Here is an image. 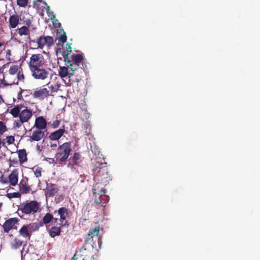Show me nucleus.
I'll return each mask as SVG.
<instances>
[{
  "instance_id": "obj_32",
  "label": "nucleus",
  "mask_w": 260,
  "mask_h": 260,
  "mask_svg": "<svg viewBox=\"0 0 260 260\" xmlns=\"http://www.w3.org/2000/svg\"><path fill=\"white\" fill-rule=\"evenodd\" d=\"M7 131L8 128L6 125V123L4 121H0V135H3Z\"/></svg>"
},
{
  "instance_id": "obj_38",
  "label": "nucleus",
  "mask_w": 260,
  "mask_h": 260,
  "mask_svg": "<svg viewBox=\"0 0 260 260\" xmlns=\"http://www.w3.org/2000/svg\"><path fill=\"white\" fill-rule=\"evenodd\" d=\"M14 136H8L6 137V142H7V145H9L10 144H12L14 143Z\"/></svg>"
},
{
  "instance_id": "obj_24",
  "label": "nucleus",
  "mask_w": 260,
  "mask_h": 260,
  "mask_svg": "<svg viewBox=\"0 0 260 260\" xmlns=\"http://www.w3.org/2000/svg\"><path fill=\"white\" fill-rule=\"evenodd\" d=\"M20 193L21 194H27L30 192L31 190V187L26 185L25 183H23V181H21L19 184Z\"/></svg>"
},
{
  "instance_id": "obj_51",
  "label": "nucleus",
  "mask_w": 260,
  "mask_h": 260,
  "mask_svg": "<svg viewBox=\"0 0 260 260\" xmlns=\"http://www.w3.org/2000/svg\"><path fill=\"white\" fill-rule=\"evenodd\" d=\"M50 18L51 19H53L55 18V16L54 15H52L51 16H50Z\"/></svg>"
},
{
  "instance_id": "obj_14",
  "label": "nucleus",
  "mask_w": 260,
  "mask_h": 260,
  "mask_svg": "<svg viewBox=\"0 0 260 260\" xmlns=\"http://www.w3.org/2000/svg\"><path fill=\"white\" fill-rule=\"evenodd\" d=\"M20 20V16L16 12L11 15L9 17V21H8V23H9V24H8L9 28H16L19 24Z\"/></svg>"
},
{
  "instance_id": "obj_42",
  "label": "nucleus",
  "mask_w": 260,
  "mask_h": 260,
  "mask_svg": "<svg viewBox=\"0 0 260 260\" xmlns=\"http://www.w3.org/2000/svg\"><path fill=\"white\" fill-rule=\"evenodd\" d=\"M0 182L3 184L8 183L9 180L8 178H6V177H5L4 175H2L0 177Z\"/></svg>"
},
{
  "instance_id": "obj_41",
  "label": "nucleus",
  "mask_w": 260,
  "mask_h": 260,
  "mask_svg": "<svg viewBox=\"0 0 260 260\" xmlns=\"http://www.w3.org/2000/svg\"><path fill=\"white\" fill-rule=\"evenodd\" d=\"M62 34L58 38L60 42L64 43L67 41V36L65 32L63 30H62Z\"/></svg>"
},
{
  "instance_id": "obj_20",
  "label": "nucleus",
  "mask_w": 260,
  "mask_h": 260,
  "mask_svg": "<svg viewBox=\"0 0 260 260\" xmlns=\"http://www.w3.org/2000/svg\"><path fill=\"white\" fill-rule=\"evenodd\" d=\"M47 85L51 92H56L58 91L60 87V83L58 81H50L47 83Z\"/></svg>"
},
{
  "instance_id": "obj_16",
  "label": "nucleus",
  "mask_w": 260,
  "mask_h": 260,
  "mask_svg": "<svg viewBox=\"0 0 260 260\" xmlns=\"http://www.w3.org/2000/svg\"><path fill=\"white\" fill-rule=\"evenodd\" d=\"M32 116V113L30 109L25 108L21 111L19 118L24 122H27Z\"/></svg>"
},
{
  "instance_id": "obj_60",
  "label": "nucleus",
  "mask_w": 260,
  "mask_h": 260,
  "mask_svg": "<svg viewBox=\"0 0 260 260\" xmlns=\"http://www.w3.org/2000/svg\"><path fill=\"white\" fill-rule=\"evenodd\" d=\"M106 197V198H109V197H107V196H106V197Z\"/></svg>"
},
{
  "instance_id": "obj_53",
  "label": "nucleus",
  "mask_w": 260,
  "mask_h": 260,
  "mask_svg": "<svg viewBox=\"0 0 260 260\" xmlns=\"http://www.w3.org/2000/svg\"><path fill=\"white\" fill-rule=\"evenodd\" d=\"M2 203H0V210H1V209L2 208Z\"/></svg>"
},
{
  "instance_id": "obj_44",
  "label": "nucleus",
  "mask_w": 260,
  "mask_h": 260,
  "mask_svg": "<svg viewBox=\"0 0 260 260\" xmlns=\"http://www.w3.org/2000/svg\"><path fill=\"white\" fill-rule=\"evenodd\" d=\"M7 144V142H6V138L2 140L0 139V148H1L3 146H6Z\"/></svg>"
},
{
  "instance_id": "obj_18",
  "label": "nucleus",
  "mask_w": 260,
  "mask_h": 260,
  "mask_svg": "<svg viewBox=\"0 0 260 260\" xmlns=\"http://www.w3.org/2000/svg\"><path fill=\"white\" fill-rule=\"evenodd\" d=\"M17 222V220L15 218H9L6 221L3 225L5 232L8 233Z\"/></svg>"
},
{
  "instance_id": "obj_13",
  "label": "nucleus",
  "mask_w": 260,
  "mask_h": 260,
  "mask_svg": "<svg viewBox=\"0 0 260 260\" xmlns=\"http://www.w3.org/2000/svg\"><path fill=\"white\" fill-rule=\"evenodd\" d=\"M58 190V188L56 184L53 183L47 184L45 189V196L47 198L53 197L57 193Z\"/></svg>"
},
{
  "instance_id": "obj_7",
  "label": "nucleus",
  "mask_w": 260,
  "mask_h": 260,
  "mask_svg": "<svg viewBox=\"0 0 260 260\" xmlns=\"http://www.w3.org/2000/svg\"><path fill=\"white\" fill-rule=\"evenodd\" d=\"M92 193L94 195H95L96 194H99L100 197L99 198H100L101 197H102L103 195H104L105 193H106V190L104 188H101V190L99 191V192H96V187L94 186L92 189ZM102 200L101 199H96L94 202L92 204V206H94L95 207H96L98 209L102 210L103 211H104L105 210H108V207L107 205H103L104 203H106V201H105L104 203L101 204Z\"/></svg>"
},
{
  "instance_id": "obj_4",
  "label": "nucleus",
  "mask_w": 260,
  "mask_h": 260,
  "mask_svg": "<svg viewBox=\"0 0 260 260\" xmlns=\"http://www.w3.org/2000/svg\"><path fill=\"white\" fill-rule=\"evenodd\" d=\"M30 32L29 27L23 25L15 30L13 37L19 43H27L30 40Z\"/></svg>"
},
{
  "instance_id": "obj_29",
  "label": "nucleus",
  "mask_w": 260,
  "mask_h": 260,
  "mask_svg": "<svg viewBox=\"0 0 260 260\" xmlns=\"http://www.w3.org/2000/svg\"><path fill=\"white\" fill-rule=\"evenodd\" d=\"M22 244L23 241L21 240L16 238L13 240L12 243V246L14 249H17L19 248Z\"/></svg>"
},
{
  "instance_id": "obj_11",
  "label": "nucleus",
  "mask_w": 260,
  "mask_h": 260,
  "mask_svg": "<svg viewBox=\"0 0 260 260\" xmlns=\"http://www.w3.org/2000/svg\"><path fill=\"white\" fill-rule=\"evenodd\" d=\"M83 56L81 54H73L69 58V62H66L71 67L77 68L80 65H83Z\"/></svg>"
},
{
  "instance_id": "obj_48",
  "label": "nucleus",
  "mask_w": 260,
  "mask_h": 260,
  "mask_svg": "<svg viewBox=\"0 0 260 260\" xmlns=\"http://www.w3.org/2000/svg\"><path fill=\"white\" fill-rule=\"evenodd\" d=\"M57 146V144L54 143V144H51L50 145V147L51 148H54V147H56Z\"/></svg>"
},
{
  "instance_id": "obj_25",
  "label": "nucleus",
  "mask_w": 260,
  "mask_h": 260,
  "mask_svg": "<svg viewBox=\"0 0 260 260\" xmlns=\"http://www.w3.org/2000/svg\"><path fill=\"white\" fill-rule=\"evenodd\" d=\"M18 153L20 162V164H22L27 159L26 150L25 149H19Z\"/></svg>"
},
{
  "instance_id": "obj_57",
  "label": "nucleus",
  "mask_w": 260,
  "mask_h": 260,
  "mask_svg": "<svg viewBox=\"0 0 260 260\" xmlns=\"http://www.w3.org/2000/svg\"><path fill=\"white\" fill-rule=\"evenodd\" d=\"M21 207L20 209H18V210H17V212H19V210H20V209L21 210Z\"/></svg>"
},
{
  "instance_id": "obj_59",
  "label": "nucleus",
  "mask_w": 260,
  "mask_h": 260,
  "mask_svg": "<svg viewBox=\"0 0 260 260\" xmlns=\"http://www.w3.org/2000/svg\"><path fill=\"white\" fill-rule=\"evenodd\" d=\"M106 201L108 202V200L107 199L106 200Z\"/></svg>"
},
{
  "instance_id": "obj_58",
  "label": "nucleus",
  "mask_w": 260,
  "mask_h": 260,
  "mask_svg": "<svg viewBox=\"0 0 260 260\" xmlns=\"http://www.w3.org/2000/svg\"><path fill=\"white\" fill-rule=\"evenodd\" d=\"M21 207L20 209H18V210H17V212H19V210H20V209L21 210Z\"/></svg>"
},
{
  "instance_id": "obj_40",
  "label": "nucleus",
  "mask_w": 260,
  "mask_h": 260,
  "mask_svg": "<svg viewBox=\"0 0 260 260\" xmlns=\"http://www.w3.org/2000/svg\"><path fill=\"white\" fill-rule=\"evenodd\" d=\"M60 123V120L58 119H56L54 120L51 124V127L54 129L56 128L59 126Z\"/></svg>"
},
{
  "instance_id": "obj_54",
  "label": "nucleus",
  "mask_w": 260,
  "mask_h": 260,
  "mask_svg": "<svg viewBox=\"0 0 260 260\" xmlns=\"http://www.w3.org/2000/svg\"><path fill=\"white\" fill-rule=\"evenodd\" d=\"M3 101L2 99L1 98V96H0V102Z\"/></svg>"
},
{
  "instance_id": "obj_3",
  "label": "nucleus",
  "mask_w": 260,
  "mask_h": 260,
  "mask_svg": "<svg viewBox=\"0 0 260 260\" xmlns=\"http://www.w3.org/2000/svg\"><path fill=\"white\" fill-rule=\"evenodd\" d=\"M72 151L70 143L66 142L60 145L57 149V152L55 158L57 162L62 164L68 158Z\"/></svg>"
},
{
  "instance_id": "obj_52",
  "label": "nucleus",
  "mask_w": 260,
  "mask_h": 260,
  "mask_svg": "<svg viewBox=\"0 0 260 260\" xmlns=\"http://www.w3.org/2000/svg\"><path fill=\"white\" fill-rule=\"evenodd\" d=\"M26 213V214H29V213H30L31 212H21V213Z\"/></svg>"
},
{
  "instance_id": "obj_36",
  "label": "nucleus",
  "mask_w": 260,
  "mask_h": 260,
  "mask_svg": "<svg viewBox=\"0 0 260 260\" xmlns=\"http://www.w3.org/2000/svg\"><path fill=\"white\" fill-rule=\"evenodd\" d=\"M7 197L11 199L12 198H19L21 197V193L20 192H13L7 193Z\"/></svg>"
},
{
  "instance_id": "obj_37",
  "label": "nucleus",
  "mask_w": 260,
  "mask_h": 260,
  "mask_svg": "<svg viewBox=\"0 0 260 260\" xmlns=\"http://www.w3.org/2000/svg\"><path fill=\"white\" fill-rule=\"evenodd\" d=\"M17 4L21 7H25L28 4V0H16Z\"/></svg>"
},
{
  "instance_id": "obj_50",
  "label": "nucleus",
  "mask_w": 260,
  "mask_h": 260,
  "mask_svg": "<svg viewBox=\"0 0 260 260\" xmlns=\"http://www.w3.org/2000/svg\"><path fill=\"white\" fill-rule=\"evenodd\" d=\"M4 45V43H2V42H0V47H2Z\"/></svg>"
},
{
  "instance_id": "obj_47",
  "label": "nucleus",
  "mask_w": 260,
  "mask_h": 260,
  "mask_svg": "<svg viewBox=\"0 0 260 260\" xmlns=\"http://www.w3.org/2000/svg\"><path fill=\"white\" fill-rule=\"evenodd\" d=\"M71 260H77V257L76 254H74V255L72 257Z\"/></svg>"
},
{
  "instance_id": "obj_46",
  "label": "nucleus",
  "mask_w": 260,
  "mask_h": 260,
  "mask_svg": "<svg viewBox=\"0 0 260 260\" xmlns=\"http://www.w3.org/2000/svg\"><path fill=\"white\" fill-rule=\"evenodd\" d=\"M67 209L65 208H60L57 211H67Z\"/></svg>"
},
{
  "instance_id": "obj_56",
  "label": "nucleus",
  "mask_w": 260,
  "mask_h": 260,
  "mask_svg": "<svg viewBox=\"0 0 260 260\" xmlns=\"http://www.w3.org/2000/svg\"><path fill=\"white\" fill-rule=\"evenodd\" d=\"M38 2H42V0H37Z\"/></svg>"
},
{
  "instance_id": "obj_5",
  "label": "nucleus",
  "mask_w": 260,
  "mask_h": 260,
  "mask_svg": "<svg viewBox=\"0 0 260 260\" xmlns=\"http://www.w3.org/2000/svg\"><path fill=\"white\" fill-rule=\"evenodd\" d=\"M28 64L30 71H34L36 68L46 66L43 56L40 53L32 54L31 56Z\"/></svg>"
},
{
  "instance_id": "obj_21",
  "label": "nucleus",
  "mask_w": 260,
  "mask_h": 260,
  "mask_svg": "<svg viewBox=\"0 0 260 260\" xmlns=\"http://www.w3.org/2000/svg\"><path fill=\"white\" fill-rule=\"evenodd\" d=\"M9 183L12 186H15L17 184L18 181V173L16 170H13L8 176Z\"/></svg>"
},
{
  "instance_id": "obj_43",
  "label": "nucleus",
  "mask_w": 260,
  "mask_h": 260,
  "mask_svg": "<svg viewBox=\"0 0 260 260\" xmlns=\"http://www.w3.org/2000/svg\"><path fill=\"white\" fill-rule=\"evenodd\" d=\"M63 198L64 197L62 194L56 195V197H55V201L56 203L60 202L61 201L63 200Z\"/></svg>"
},
{
  "instance_id": "obj_45",
  "label": "nucleus",
  "mask_w": 260,
  "mask_h": 260,
  "mask_svg": "<svg viewBox=\"0 0 260 260\" xmlns=\"http://www.w3.org/2000/svg\"><path fill=\"white\" fill-rule=\"evenodd\" d=\"M22 99V91H19L17 94V99L21 100Z\"/></svg>"
},
{
  "instance_id": "obj_19",
  "label": "nucleus",
  "mask_w": 260,
  "mask_h": 260,
  "mask_svg": "<svg viewBox=\"0 0 260 260\" xmlns=\"http://www.w3.org/2000/svg\"><path fill=\"white\" fill-rule=\"evenodd\" d=\"M64 132V128H60L51 133L49 136V139L52 141L58 140L61 138Z\"/></svg>"
},
{
  "instance_id": "obj_26",
  "label": "nucleus",
  "mask_w": 260,
  "mask_h": 260,
  "mask_svg": "<svg viewBox=\"0 0 260 260\" xmlns=\"http://www.w3.org/2000/svg\"><path fill=\"white\" fill-rule=\"evenodd\" d=\"M21 105H16L10 110V113L14 117L16 118V117H19L20 114L21 113Z\"/></svg>"
},
{
  "instance_id": "obj_1",
  "label": "nucleus",
  "mask_w": 260,
  "mask_h": 260,
  "mask_svg": "<svg viewBox=\"0 0 260 260\" xmlns=\"http://www.w3.org/2000/svg\"><path fill=\"white\" fill-rule=\"evenodd\" d=\"M24 79V75L22 69L17 64H14L9 68L8 73L6 75L3 79L4 84L9 86L16 84L18 85L19 81Z\"/></svg>"
},
{
  "instance_id": "obj_35",
  "label": "nucleus",
  "mask_w": 260,
  "mask_h": 260,
  "mask_svg": "<svg viewBox=\"0 0 260 260\" xmlns=\"http://www.w3.org/2000/svg\"><path fill=\"white\" fill-rule=\"evenodd\" d=\"M42 224L41 223H34L32 224H30L28 225V227L30 229L32 230V231H36L38 230L39 228L42 226Z\"/></svg>"
},
{
  "instance_id": "obj_17",
  "label": "nucleus",
  "mask_w": 260,
  "mask_h": 260,
  "mask_svg": "<svg viewBox=\"0 0 260 260\" xmlns=\"http://www.w3.org/2000/svg\"><path fill=\"white\" fill-rule=\"evenodd\" d=\"M45 136V132L39 129L35 130L30 137V141H39L41 140Z\"/></svg>"
},
{
  "instance_id": "obj_10",
  "label": "nucleus",
  "mask_w": 260,
  "mask_h": 260,
  "mask_svg": "<svg viewBox=\"0 0 260 260\" xmlns=\"http://www.w3.org/2000/svg\"><path fill=\"white\" fill-rule=\"evenodd\" d=\"M40 203L36 201L21 204V211H38L40 209Z\"/></svg>"
},
{
  "instance_id": "obj_2",
  "label": "nucleus",
  "mask_w": 260,
  "mask_h": 260,
  "mask_svg": "<svg viewBox=\"0 0 260 260\" xmlns=\"http://www.w3.org/2000/svg\"><path fill=\"white\" fill-rule=\"evenodd\" d=\"M92 171L93 174L95 175V179L98 181L106 184L109 183V181L112 180L106 162H95Z\"/></svg>"
},
{
  "instance_id": "obj_34",
  "label": "nucleus",
  "mask_w": 260,
  "mask_h": 260,
  "mask_svg": "<svg viewBox=\"0 0 260 260\" xmlns=\"http://www.w3.org/2000/svg\"><path fill=\"white\" fill-rule=\"evenodd\" d=\"M52 219L53 216L49 213H47L43 217V222L44 223L47 224L49 223Z\"/></svg>"
},
{
  "instance_id": "obj_28",
  "label": "nucleus",
  "mask_w": 260,
  "mask_h": 260,
  "mask_svg": "<svg viewBox=\"0 0 260 260\" xmlns=\"http://www.w3.org/2000/svg\"><path fill=\"white\" fill-rule=\"evenodd\" d=\"M20 234L23 238L30 237V234L28 231V228L26 225H23L21 227L20 231Z\"/></svg>"
},
{
  "instance_id": "obj_31",
  "label": "nucleus",
  "mask_w": 260,
  "mask_h": 260,
  "mask_svg": "<svg viewBox=\"0 0 260 260\" xmlns=\"http://www.w3.org/2000/svg\"><path fill=\"white\" fill-rule=\"evenodd\" d=\"M81 158V155L79 153L76 152L73 154V157L72 158V161L73 164V165H78L79 163V159Z\"/></svg>"
},
{
  "instance_id": "obj_9",
  "label": "nucleus",
  "mask_w": 260,
  "mask_h": 260,
  "mask_svg": "<svg viewBox=\"0 0 260 260\" xmlns=\"http://www.w3.org/2000/svg\"><path fill=\"white\" fill-rule=\"evenodd\" d=\"M38 47L43 49L45 46L50 48L53 45V39L50 36H41L37 39Z\"/></svg>"
},
{
  "instance_id": "obj_55",
  "label": "nucleus",
  "mask_w": 260,
  "mask_h": 260,
  "mask_svg": "<svg viewBox=\"0 0 260 260\" xmlns=\"http://www.w3.org/2000/svg\"><path fill=\"white\" fill-rule=\"evenodd\" d=\"M37 147L38 149H39L40 148V146L38 145H37Z\"/></svg>"
},
{
  "instance_id": "obj_33",
  "label": "nucleus",
  "mask_w": 260,
  "mask_h": 260,
  "mask_svg": "<svg viewBox=\"0 0 260 260\" xmlns=\"http://www.w3.org/2000/svg\"><path fill=\"white\" fill-rule=\"evenodd\" d=\"M42 169L39 167H35L32 168V170L35 173V175L36 177H41L42 175Z\"/></svg>"
},
{
  "instance_id": "obj_61",
  "label": "nucleus",
  "mask_w": 260,
  "mask_h": 260,
  "mask_svg": "<svg viewBox=\"0 0 260 260\" xmlns=\"http://www.w3.org/2000/svg\"><path fill=\"white\" fill-rule=\"evenodd\" d=\"M1 135H0V139H1Z\"/></svg>"
},
{
  "instance_id": "obj_12",
  "label": "nucleus",
  "mask_w": 260,
  "mask_h": 260,
  "mask_svg": "<svg viewBox=\"0 0 260 260\" xmlns=\"http://www.w3.org/2000/svg\"><path fill=\"white\" fill-rule=\"evenodd\" d=\"M49 95V90L46 88L37 89L33 93L34 97L39 100H44L48 97Z\"/></svg>"
},
{
  "instance_id": "obj_49",
  "label": "nucleus",
  "mask_w": 260,
  "mask_h": 260,
  "mask_svg": "<svg viewBox=\"0 0 260 260\" xmlns=\"http://www.w3.org/2000/svg\"><path fill=\"white\" fill-rule=\"evenodd\" d=\"M9 160H10L11 162H13V163H14V164H16V163H17V160H15V159L11 160V159H9Z\"/></svg>"
},
{
  "instance_id": "obj_27",
  "label": "nucleus",
  "mask_w": 260,
  "mask_h": 260,
  "mask_svg": "<svg viewBox=\"0 0 260 260\" xmlns=\"http://www.w3.org/2000/svg\"><path fill=\"white\" fill-rule=\"evenodd\" d=\"M60 229L59 227L53 226L49 230L50 236L54 238L56 236H58L60 234Z\"/></svg>"
},
{
  "instance_id": "obj_6",
  "label": "nucleus",
  "mask_w": 260,
  "mask_h": 260,
  "mask_svg": "<svg viewBox=\"0 0 260 260\" xmlns=\"http://www.w3.org/2000/svg\"><path fill=\"white\" fill-rule=\"evenodd\" d=\"M32 76L35 79L43 80L49 77L52 78L53 75H50L49 69L45 68V66L36 68L34 71H31Z\"/></svg>"
},
{
  "instance_id": "obj_22",
  "label": "nucleus",
  "mask_w": 260,
  "mask_h": 260,
  "mask_svg": "<svg viewBox=\"0 0 260 260\" xmlns=\"http://www.w3.org/2000/svg\"><path fill=\"white\" fill-rule=\"evenodd\" d=\"M72 52V47L71 45L68 43L66 44V50L62 51V56L64 59V62H69V58L71 56V53Z\"/></svg>"
},
{
  "instance_id": "obj_30",
  "label": "nucleus",
  "mask_w": 260,
  "mask_h": 260,
  "mask_svg": "<svg viewBox=\"0 0 260 260\" xmlns=\"http://www.w3.org/2000/svg\"><path fill=\"white\" fill-rule=\"evenodd\" d=\"M60 215V221L59 223L61 225H64L67 224V221L66 220V215L68 213V212H58Z\"/></svg>"
},
{
  "instance_id": "obj_15",
  "label": "nucleus",
  "mask_w": 260,
  "mask_h": 260,
  "mask_svg": "<svg viewBox=\"0 0 260 260\" xmlns=\"http://www.w3.org/2000/svg\"><path fill=\"white\" fill-rule=\"evenodd\" d=\"M47 123L45 118L42 116L38 117L36 118L35 121V126L37 128L42 131L47 127Z\"/></svg>"
},
{
  "instance_id": "obj_23",
  "label": "nucleus",
  "mask_w": 260,
  "mask_h": 260,
  "mask_svg": "<svg viewBox=\"0 0 260 260\" xmlns=\"http://www.w3.org/2000/svg\"><path fill=\"white\" fill-rule=\"evenodd\" d=\"M100 234V228L96 226L93 229L90 230L87 234V237L86 240H90L93 238V237L96 236H98Z\"/></svg>"
},
{
  "instance_id": "obj_39",
  "label": "nucleus",
  "mask_w": 260,
  "mask_h": 260,
  "mask_svg": "<svg viewBox=\"0 0 260 260\" xmlns=\"http://www.w3.org/2000/svg\"><path fill=\"white\" fill-rule=\"evenodd\" d=\"M24 123L23 121H22L21 119H19V120H15L14 122V127L15 128H20V127L22 126L23 123Z\"/></svg>"
},
{
  "instance_id": "obj_8",
  "label": "nucleus",
  "mask_w": 260,
  "mask_h": 260,
  "mask_svg": "<svg viewBox=\"0 0 260 260\" xmlns=\"http://www.w3.org/2000/svg\"><path fill=\"white\" fill-rule=\"evenodd\" d=\"M67 67L59 66L58 70V75L61 78H70L75 74V71L76 68L71 67L69 64H67Z\"/></svg>"
}]
</instances>
